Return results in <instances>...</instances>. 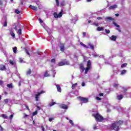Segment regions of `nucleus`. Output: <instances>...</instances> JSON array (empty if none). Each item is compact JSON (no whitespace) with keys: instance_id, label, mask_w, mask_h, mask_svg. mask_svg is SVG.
<instances>
[{"instance_id":"4468645a","label":"nucleus","mask_w":131,"mask_h":131,"mask_svg":"<svg viewBox=\"0 0 131 131\" xmlns=\"http://www.w3.org/2000/svg\"><path fill=\"white\" fill-rule=\"evenodd\" d=\"M97 31H103L104 30V27H99L97 28Z\"/></svg>"},{"instance_id":"72a5a7b5","label":"nucleus","mask_w":131,"mask_h":131,"mask_svg":"<svg viewBox=\"0 0 131 131\" xmlns=\"http://www.w3.org/2000/svg\"><path fill=\"white\" fill-rule=\"evenodd\" d=\"M7 26H8V24H7V21H5L4 22V23L3 26H4V27H7Z\"/></svg>"},{"instance_id":"f704fd0d","label":"nucleus","mask_w":131,"mask_h":131,"mask_svg":"<svg viewBox=\"0 0 131 131\" xmlns=\"http://www.w3.org/2000/svg\"><path fill=\"white\" fill-rule=\"evenodd\" d=\"M16 14H20V11H19V10L18 9H16L15 11Z\"/></svg>"},{"instance_id":"4be33fe9","label":"nucleus","mask_w":131,"mask_h":131,"mask_svg":"<svg viewBox=\"0 0 131 131\" xmlns=\"http://www.w3.org/2000/svg\"><path fill=\"white\" fill-rule=\"evenodd\" d=\"M7 88H9V89H13V84L10 83V84H8L7 85Z\"/></svg>"},{"instance_id":"39448f33","label":"nucleus","mask_w":131,"mask_h":131,"mask_svg":"<svg viewBox=\"0 0 131 131\" xmlns=\"http://www.w3.org/2000/svg\"><path fill=\"white\" fill-rule=\"evenodd\" d=\"M64 65H69V62L67 61H63L58 63V66H64Z\"/></svg>"},{"instance_id":"bf43d9fd","label":"nucleus","mask_w":131,"mask_h":131,"mask_svg":"<svg viewBox=\"0 0 131 131\" xmlns=\"http://www.w3.org/2000/svg\"><path fill=\"white\" fill-rule=\"evenodd\" d=\"M94 129H98V128H97V127H96V125H94V126L93 127Z\"/></svg>"},{"instance_id":"603ef678","label":"nucleus","mask_w":131,"mask_h":131,"mask_svg":"<svg viewBox=\"0 0 131 131\" xmlns=\"http://www.w3.org/2000/svg\"><path fill=\"white\" fill-rule=\"evenodd\" d=\"M93 25H95V26H97V27L99 26V24H97V23H94L93 24Z\"/></svg>"},{"instance_id":"338daca9","label":"nucleus","mask_w":131,"mask_h":131,"mask_svg":"<svg viewBox=\"0 0 131 131\" xmlns=\"http://www.w3.org/2000/svg\"><path fill=\"white\" fill-rule=\"evenodd\" d=\"M42 131H45V127H42Z\"/></svg>"},{"instance_id":"393cba45","label":"nucleus","mask_w":131,"mask_h":131,"mask_svg":"<svg viewBox=\"0 0 131 131\" xmlns=\"http://www.w3.org/2000/svg\"><path fill=\"white\" fill-rule=\"evenodd\" d=\"M80 69H81L82 71H84V67H83V64H80Z\"/></svg>"},{"instance_id":"0eeeda50","label":"nucleus","mask_w":131,"mask_h":131,"mask_svg":"<svg viewBox=\"0 0 131 131\" xmlns=\"http://www.w3.org/2000/svg\"><path fill=\"white\" fill-rule=\"evenodd\" d=\"M60 51L61 52H64V51H65V47L64 46V44L60 43Z\"/></svg>"},{"instance_id":"c85d7f7f","label":"nucleus","mask_w":131,"mask_h":131,"mask_svg":"<svg viewBox=\"0 0 131 131\" xmlns=\"http://www.w3.org/2000/svg\"><path fill=\"white\" fill-rule=\"evenodd\" d=\"M127 66V63H125L122 64V65L121 66V68H123V67H126Z\"/></svg>"},{"instance_id":"aec40b11","label":"nucleus","mask_w":131,"mask_h":131,"mask_svg":"<svg viewBox=\"0 0 131 131\" xmlns=\"http://www.w3.org/2000/svg\"><path fill=\"white\" fill-rule=\"evenodd\" d=\"M80 44L84 48H86V49H89V47L86 46V45H84L82 42H81Z\"/></svg>"},{"instance_id":"c9c22d12","label":"nucleus","mask_w":131,"mask_h":131,"mask_svg":"<svg viewBox=\"0 0 131 131\" xmlns=\"http://www.w3.org/2000/svg\"><path fill=\"white\" fill-rule=\"evenodd\" d=\"M93 56H94L95 58H96V57H99V54H98L97 53H94V54H93Z\"/></svg>"},{"instance_id":"774afa93","label":"nucleus","mask_w":131,"mask_h":131,"mask_svg":"<svg viewBox=\"0 0 131 131\" xmlns=\"http://www.w3.org/2000/svg\"><path fill=\"white\" fill-rule=\"evenodd\" d=\"M26 108L28 110H29V107L28 106H26Z\"/></svg>"},{"instance_id":"dca6fc26","label":"nucleus","mask_w":131,"mask_h":131,"mask_svg":"<svg viewBox=\"0 0 131 131\" xmlns=\"http://www.w3.org/2000/svg\"><path fill=\"white\" fill-rule=\"evenodd\" d=\"M117 8V5H113L109 7L110 10H111L112 9H116Z\"/></svg>"},{"instance_id":"3c124183","label":"nucleus","mask_w":131,"mask_h":131,"mask_svg":"<svg viewBox=\"0 0 131 131\" xmlns=\"http://www.w3.org/2000/svg\"><path fill=\"white\" fill-rule=\"evenodd\" d=\"M96 99L98 101H100V100H101V98H100V97H96Z\"/></svg>"},{"instance_id":"4c0bfd02","label":"nucleus","mask_w":131,"mask_h":131,"mask_svg":"<svg viewBox=\"0 0 131 131\" xmlns=\"http://www.w3.org/2000/svg\"><path fill=\"white\" fill-rule=\"evenodd\" d=\"M125 72H126V71L125 70H122L121 71V74L122 75V74H125Z\"/></svg>"},{"instance_id":"052dcab7","label":"nucleus","mask_w":131,"mask_h":131,"mask_svg":"<svg viewBox=\"0 0 131 131\" xmlns=\"http://www.w3.org/2000/svg\"><path fill=\"white\" fill-rule=\"evenodd\" d=\"M103 93L99 94L100 97H103Z\"/></svg>"},{"instance_id":"f3484780","label":"nucleus","mask_w":131,"mask_h":131,"mask_svg":"<svg viewBox=\"0 0 131 131\" xmlns=\"http://www.w3.org/2000/svg\"><path fill=\"white\" fill-rule=\"evenodd\" d=\"M0 70H6V66L0 65Z\"/></svg>"},{"instance_id":"37998d69","label":"nucleus","mask_w":131,"mask_h":131,"mask_svg":"<svg viewBox=\"0 0 131 131\" xmlns=\"http://www.w3.org/2000/svg\"><path fill=\"white\" fill-rule=\"evenodd\" d=\"M122 89H123V91L124 92H126V91H127V89H126V88H124V87H123L122 88Z\"/></svg>"},{"instance_id":"680f3d73","label":"nucleus","mask_w":131,"mask_h":131,"mask_svg":"<svg viewBox=\"0 0 131 131\" xmlns=\"http://www.w3.org/2000/svg\"><path fill=\"white\" fill-rule=\"evenodd\" d=\"M37 108L38 110H40V107H39V106H37Z\"/></svg>"},{"instance_id":"e2e57ef3","label":"nucleus","mask_w":131,"mask_h":131,"mask_svg":"<svg viewBox=\"0 0 131 131\" xmlns=\"http://www.w3.org/2000/svg\"><path fill=\"white\" fill-rule=\"evenodd\" d=\"M81 85H82V86H84V85H85L84 82H82L81 84Z\"/></svg>"},{"instance_id":"49530a36","label":"nucleus","mask_w":131,"mask_h":131,"mask_svg":"<svg viewBox=\"0 0 131 131\" xmlns=\"http://www.w3.org/2000/svg\"><path fill=\"white\" fill-rule=\"evenodd\" d=\"M114 88H118V84H114Z\"/></svg>"},{"instance_id":"c756f323","label":"nucleus","mask_w":131,"mask_h":131,"mask_svg":"<svg viewBox=\"0 0 131 131\" xmlns=\"http://www.w3.org/2000/svg\"><path fill=\"white\" fill-rule=\"evenodd\" d=\"M56 102H53L52 103H51L49 104L50 107H52V106H53V105H55Z\"/></svg>"},{"instance_id":"1a4fd4ad","label":"nucleus","mask_w":131,"mask_h":131,"mask_svg":"<svg viewBox=\"0 0 131 131\" xmlns=\"http://www.w3.org/2000/svg\"><path fill=\"white\" fill-rule=\"evenodd\" d=\"M29 8H30V9H31V10H33V11H37V7H36L34 6L30 5L29 6Z\"/></svg>"},{"instance_id":"7ed1b4c3","label":"nucleus","mask_w":131,"mask_h":131,"mask_svg":"<svg viewBox=\"0 0 131 131\" xmlns=\"http://www.w3.org/2000/svg\"><path fill=\"white\" fill-rule=\"evenodd\" d=\"M91 65H92L91 60H89L87 62V67L85 69V74H87L88 72H89V70L91 69Z\"/></svg>"},{"instance_id":"a18cd8bd","label":"nucleus","mask_w":131,"mask_h":131,"mask_svg":"<svg viewBox=\"0 0 131 131\" xmlns=\"http://www.w3.org/2000/svg\"><path fill=\"white\" fill-rule=\"evenodd\" d=\"M13 117H14V115H11L9 118H10V119L12 120Z\"/></svg>"},{"instance_id":"2f4dec72","label":"nucleus","mask_w":131,"mask_h":131,"mask_svg":"<svg viewBox=\"0 0 131 131\" xmlns=\"http://www.w3.org/2000/svg\"><path fill=\"white\" fill-rule=\"evenodd\" d=\"M76 85H77V83L73 84L72 86V89H74V88H75V86H76Z\"/></svg>"},{"instance_id":"2eb2a0df","label":"nucleus","mask_w":131,"mask_h":131,"mask_svg":"<svg viewBox=\"0 0 131 131\" xmlns=\"http://www.w3.org/2000/svg\"><path fill=\"white\" fill-rule=\"evenodd\" d=\"M9 63L11 64V65H12V66H14V65H16V63H15L14 61H13V60H9Z\"/></svg>"},{"instance_id":"13d9d810","label":"nucleus","mask_w":131,"mask_h":131,"mask_svg":"<svg viewBox=\"0 0 131 131\" xmlns=\"http://www.w3.org/2000/svg\"><path fill=\"white\" fill-rule=\"evenodd\" d=\"M39 21L40 23H42V22H43L42 20H41V19H40V18L39 19Z\"/></svg>"},{"instance_id":"c03bdc74","label":"nucleus","mask_w":131,"mask_h":131,"mask_svg":"<svg viewBox=\"0 0 131 131\" xmlns=\"http://www.w3.org/2000/svg\"><path fill=\"white\" fill-rule=\"evenodd\" d=\"M4 102H5V103H9V99H5V100H4Z\"/></svg>"},{"instance_id":"b1692460","label":"nucleus","mask_w":131,"mask_h":131,"mask_svg":"<svg viewBox=\"0 0 131 131\" xmlns=\"http://www.w3.org/2000/svg\"><path fill=\"white\" fill-rule=\"evenodd\" d=\"M31 69H29L27 71V75H29L30 74H31Z\"/></svg>"},{"instance_id":"9b49d317","label":"nucleus","mask_w":131,"mask_h":131,"mask_svg":"<svg viewBox=\"0 0 131 131\" xmlns=\"http://www.w3.org/2000/svg\"><path fill=\"white\" fill-rule=\"evenodd\" d=\"M56 88L57 91L61 93L62 92V89H61V86H60V85L57 84L56 85Z\"/></svg>"},{"instance_id":"f257e3e1","label":"nucleus","mask_w":131,"mask_h":131,"mask_svg":"<svg viewBox=\"0 0 131 131\" xmlns=\"http://www.w3.org/2000/svg\"><path fill=\"white\" fill-rule=\"evenodd\" d=\"M123 123V122H122V121L120 120L119 121H117L113 123L112 125H108L107 126V128L111 130L114 129V130L118 131L119 130V126H120Z\"/></svg>"},{"instance_id":"473e14b6","label":"nucleus","mask_w":131,"mask_h":131,"mask_svg":"<svg viewBox=\"0 0 131 131\" xmlns=\"http://www.w3.org/2000/svg\"><path fill=\"white\" fill-rule=\"evenodd\" d=\"M69 122L71 125H74V123H73V121H72V120H70Z\"/></svg>"},{"instance_id":"8fccbe9b","label":"nucleus","mask_w":131,"mask_h":131,"mask_svg":"<svg viewBox=\"0 0 131 131\" xmlns=\"http://www.w3.org/2000/svg\"><path fill=\"white\" fill-rule=\"evenodd\" d=\"M97 20H102L103 19V18L101 17H98L97 18Z\"/></svg>"},{"instance_id":"7c9ffc66","label":"nucleus","mask_w":131,"mask_h":131,"mask_svg":"<svg viewBox=\"0 0 131 131\" xmlns=\"http://www.w3.org/2000/svg\"><path fill=\"white\" fill-rule=\"evenodd\" d=\"M53 15H54V18H58V14H57L56 12H55Z\"/></svg>"},{"instance_id":"f03ea898","label":"nucleus","mask_w":131,"mask_h":131,"mask_svg":"<svg viewBox=\"0 0 131 131\" xmlns=\"http://www.w3.org/2000/svg\"><path fill=\"white\" fill-rule=\"evenodd\" d=\"M93 116L95 117L96 121H98L99 122H102L103 120H104V118L101 115L97 114H94Z\"/></svg>"},{"instance_id":"a211bd4d","label":"nucleus","mask_w":131,"mask_h":131,"mask_svg":"<svg viewBox=\"0 0 131 131\" xmlns=\"http://www.w3.org/2000/svg\"><path fill=\"white\" fill-rule=\"evenodd\" d=\"M123 98V96L120 95L117 96L118 100H122Z\"/></svg>"},{"instance_id":"e433bc0d","label":"nucleus","mask_w":131,"mask_h":131,"mask_svg":"<svg viewBox=\"0 0 131 131\" xmlns=\"http://www.w3.org/2000/svg\"><path fill=\"white\" fill-rule=\"evenodd\" d=\"M58 16L59 17V18H61V17H62V12H60L58 15Z\"/></svg>"},{"instance_id":"423d86ee","label":"nucleus","mask_w":131,"mask_h":131,"mask_svg":"<svg viewBox=\"0 0 131 131\" xmlns=\"http://www.w3.org/2000/svg\"><path fill=\"white\" fill-rule=\"evenodd\" d=\"M44 93H46V92L42 91L40 92H38L37 94H36L35 95V99H36V101H38V97H39V96H40V95H41V94H44Z\"/></svg>"},{"instance_id":"0e129e2a","label":"nucleus","mask_w":131,"mask_h":131,"mask_svg":"<svg viewBox=\"0 0 131 131\" xmlns=\"http://www.w3.org/2000/svg\"><path fill=\"white\" fill-rule=\"evenodd\" d=\"M86 33L85 32H83V36H85Z\"/></svg>"},{"instance_id":"6e6d98bb","label":"nucleus","mask_w":131,"mask_h":131,"mask_svg":"<svg viewBox=\"0 0 131 131\" xmlns=\"http://www.w3.org/2000/svg\"><path fill=\"white\" fill-rule=\"evenodd\" d=\"M3 83H4V81H3L2 80H0V85H2Z\"/></svg>"},{"instance_id":"a878e982","label":"nucleus","mask_w":131,"mask_h":131,"mask_svg":"<svg viewBox=\"0 0 131 131\" xmlns=\"http://www.w3.org/2000/svg\"><path fill=\"white\" fill-rule=\"evenodd\" d=\"M88 46H89L90 47V48H91V49H92V50H94V47L93 45L91 44V43H89Z\"/></svg>"},{"instance_id":"cd10ccee","label":"nucleus","mask_w":131,"mask_h":131,"mask_svg":"<svg viewBox=\"0 0 131 131\" xmlns=\"http://www.w3.org/2000/svg\"><path fill=\"white\" fill-rule=\"evenodd\" d=\"M17 33H18L19 35H20V34H22V30H21V29H18Z\"/></svg>"},{"instance_id":"6ab92c4d","label":"nucleus","mask_w":131,"mask_h":131,"mask_svg":"<svg viewBox=\"0 0 131 131\" xmlns=\"http://www.w3.org/2000/svg\"><path fill=\"white\" fill-rule=\"evenodd\" d=\"M116 38H117L116 36H114V35L112 36V37H111V39L114 41L116 40Z\"/></svg>"},{"instance_id":"20e7f679","label":"nucleus","mask_w":131,"mask_h":131,"mask_svg":"<svg viewBox=\"0 0 131 131\" xmlns=\"http://www.w3.org/2000/svg\"><path fill=\"white\" fill-rule=\"evenodd\" d=\"M78 98L82 102V103H88L89 102V99L86 98L78 97Z\"/></svg>"},{"instance_id":"5fc2aeb1","label":"nucleus","mask_w":131,"mask_h":131,"mask_svg":"<svg viewBox=\"0 0 131 131\" xmlns=\"http://www.w3.org/2000/svg\"><path fill=\"white\" fill-rule=\"evenodd\" d=\"M19 62H20V63H22V62H23V59H21V58H20L19 59Z\"/></svg>"},{"instance_id":"ddd939ff","label":"nucleus","mask_w":131,"mask_h":131,"mask_svg":"<svg viewBox=\"0 0 131 131\" xmlns=\"http://www.w3.org/2000/svg\"><path fill=\"white\" fill-rule=\"evenodd\" d=\"M60 108L62 109H68V106L66 104H62L60 105Z\"/></svg>"},{"instance_id":"bb28decb","label":"nucleus","mask_w":131,"mask_h":131,"mask_svg":"<svg viewBox=\"0 0 131 131\" xmlns=\"http://www.w3.org/2000/svg\"><path fill=\"white\" fill-rule=\"evenodd\" d=\"M2 117H3V118H5V119H7V118H8V117H7V115H6V114H2L1 115Z\"/></svg>"},{"instance_id":"79ce46f5","label":"nucleus","mask_w":131,"mask_h":131,"mask_svg":"<svg viewBox=\"0 0 131 131\" xmlns=\"http://www.w3.org/2000/svg\"><path fill=\"white\" fill-rule=\"evenodd\" d=\"M61 6H65V2L63 1L61 3Z\"/></svg>"},{"instance_id":"58836bf2","label":"nucleus","mask_w":131,"mask_h":131,"mask_svg":"<svg viewBox=\"0 0 131 131\" xmlns=\"http://www.w3.org/2000/svg\"><path fill=\"white\" fill-rule=\"evenodd\" d=\"M55 2L56 3V5L58 7H59V0H55Z\"/></svg>"},{"instance_id":"412c9836","label":"nucleus","mask_w":131,"mask_h":131,"mask_svg":"<svg viewBox=\"0 0 131 131\" xmlns=\"http://www.w3.org/2000/svg\"><path fill=\"white\" fill-rule=\"evenodd\" d=\"M13 51L14 54H17V48L16 47L13 48Z\"/></svg>"},{"instance_id":"f8f14e48","label":"nucleus","mask_w":131,"mask_h":131,"mask_svg":"<svg viewBox=\"0 0 131 131\" xmlns=\"http://www.w3.org/2000/svg\"><path fill=\"white\" fill-rule=\"evenodd\" d=\"M112 20H114V19H113L112 17H106L105 18V21H111Z\"/></svg>"},{"instance_id":"ea45409f","label":"nucleus","mask_w":131,"mask_h":131,"mask_svg":"<svg viewBox=\"0 0 131 131\" xmlns=\"http://www.w3.org/2000/svg\"><path fill=\"white\" fill-rule=\"evenodd\" d=\"M105 32H106V33L109 34V33H110V30L105 29Z\"/></svg>"},{"instance_id":"864d4df0","label":"nucleus","mask_w":131,"mask_h":131,"mask_svg":"<svg viewBox=\"0 0 131 131\" xmlns=\"http://www.w3.org/2000/svg\"><path fill=\"white\" fill-rule=\"evenodd\" d=\"M26 52L28 55H30V54L29 53V52H28V50H27V49H26Z\"/></svg>"},{"instance_id":"a19ab883","label":"nucleus","mask_w":131,"mask_h":131,"mask_svg":"<svg viewBox=\"0 0 131 131\" xmlns=\"http://www.w3.org/2000/svg\"><path fill=\"white\" fill-rule=\"evenodd\" d=\"M37 114V111H35L33 113V115H36Z\"/></svg>"},{"instance_id":"9d476101","label":"nucleus","mask_w":131,"mask_h":131,"mask_svg":"<svg viewBox=\"0 0 131 131\" xmlns=\"http://www.w3.org/2000/svg\"><path fill=\"white\" fill-rule=\"evenodd\" d=\"M10 34L13 37V38L16 37V35H15V33H14V32L12 31V29L10 30Z\"/></svg>"},{"instance_id":"69168bd1","label":"nucleus","mask_w":131,"mask_h":131,"mask_svg":"<svg viewBox=\"0 0 131 131\" xmlns=\"http://www.w3.org/2000/svg\"><path fill=\"white\" fill-rule=\"evenodd\" d=\"M115 16L116 17H118V16H119V14L118 13H117V14H115Z\"/></svg>"},{"instance_id":"09e8293b","label":"nucleus","mask_w":131,"mask_h":131,"mask_svg":"<svg viewBox=\"0 0 131 131\" xmlns=\"http://www.w3.org/2000/svg\"><path fill=\"white\" fill-rule=\"evenodd\" d=\"M49 121H52V120H54V118H50L49 119Z\"/></svg>"},{"instance_id":"6e6552de","label":"nucleus","mask_w":131,"mask_h":131,"mask_svg":"<svg viewBox=\"0 0 131 131\" xmlns=\"http://www.w3.org/2000/svg\"><path fill=\"white\" fill-rule=\"evenodd\" d=\"M114 25H115V26H116V27H118V28H117V31L119 32H121V30H120V29L119 28L120 26L117 25V24H116L115 22H114Z\"/></svg>"},{"instance_id":"de8ad7c7","label":"nucleus","mask_w":131,"mask_h":131,"mask_svg":"<svg viewBox=\"0 0 131 131\" xmlns=\"http://www.w3.org/2000/svg\"><path fill=\"white\" fill-rule=\"evenodd\" d=\"M55 61H56V59H52L51 60V62H52V63H55Z\"/></svg>"},{"instance_id":"4d7b16f0","label":"nucleus","mask_w":131,"mask_h":131,"mask_svg":"<svg viewBox=\"0 0 131 131\" xmlns=\"http://www.w3.org/2000/svg\"><path fill=\"white\" fill-rule=\"evenodd\" d=\"M24 118H26V117L28 116V115H26V114H24Z\"/></svg>"},{"instance_id":"5701e85b","label":"nucleus","mask_w":131,"mask_h":131,"mask_svg":"<svg viewBox=\"0 0 131 131\" xmlns=\"http://www.w3.org/2000/svg\"><path fill=\"white\" fill-rule=\"evenodd\" d=\"M48 76H50V74L48 73V71H46L44 74V77H48Z\"/></svg>"}]
</instances>
